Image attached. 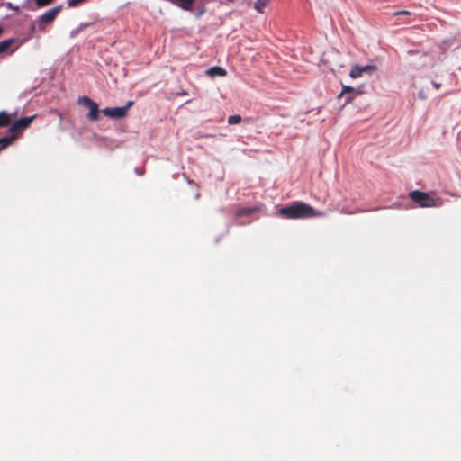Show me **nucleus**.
Wrapping results in <instances>:
<instances>
[{"label":"nucleus","mask_w":461,"mask_h":461,"mask_svg":"<svg viewBox=\"0 0 461 461\" xmlns=\"http://www.w3.org/2000/svg\"><path fill=\"white\" fill-rule=\"evenodd\" d=\"M8 7H9V8H11V9H13V10H14V11H18V10H19V7H18V6H15V7H14V6H13V5H12V4H10V3L8 4Z\"/></svg>","instance_id":"nucleus-20"},{"label":"nucleus","mask_w":461,"mask_h":461,"mask_svg":"<svg viewBox=\"0 0 461 461\" xmlns=\"http://www.w3.org/2000/svg\"><path fill=\"white\" fill-rule=\"evenodd\" d=\"M351 93H356L357 95H359V94H361V91L357 90L356 88H354L352 86L342 85V90L339 95V98L346 94H351Z\"/></svg>","instance_id":"nucleus-11"},{"label":"nucleus","mask_w":461,"mask_h":461,"mask_svg":"<svg viewBox=\"0 0 461 461\" xmlns=\"http://www.w3.org/2000/svg\"><path fill=\"white\" fill-rule=\"evenodd\" d=\"M409 196L411 201L418 203L420 207H440L443 204L440 197L419 190L411 191Z\"/></svg>","instance_id":"nucleus-2"},{"label":"nucleus","mask_w":461,"mask_h":461,"mask_svg":"<svg viewBox=\"0 0 461 461\" xmlns=\"http://www.w3.org/2000/svg\"><path fill=\"white\" fill-rule=\"evenodd\" d=\"M133 104V101H129L126 105L122 107H106L102 110V113L110 118L122 119L127 115L129 108L131 107Z\"/></svg>","instance_id":"nucleus-5"},{"label":"nucleus","mask_w":461,"mask_h":461,"mask_svg":"<svg viewBox=\"0 0 461 461\" xmlns=\"http://www.w3.org/2000/svg\"><path fill=\"white\" fill-rule=\"evenodd\" d=\"M256 210H257L256 208H251V207L242 208L237 212V216L242 217L244 215H249V214L255 212Z\"/></svg>","instance_id":"nucleus-13"},{"label":"nucleus","mask_w":461,"mask_h":461,"mask_svg":"<svg viewBox=\"0 0 461 461\" xmlns=\"http://www.w3.org/2000/svg\"><path fill=\"white\" fill-rule=\"evenodd\" d=\"M241 116L235 114L228 117V123L230 125L238 124L241 122Z\"/></svg>","instance_id":"nucleus-15"},{"label":"nucleus","mask_w":461,"mask_h":461,"mask_svg":"<svg viewBox=\"0 0 461 461\" xmlns=\"http://www.w3.org/2000/svg\"><path fill=\"white\" fill-rule=\"evenodd\" d=\"M83 2H85V1L84 0H67L68 5L69 7H76Z\"/></svg>","instance_id":"nucleus-17"},{"label":"nucleus","mask_w":461,"mask_h":461,"mask_svg":"<svg viewBox=\"0 0 461 461\" xmlns=\"http://www.w3.org/2000/svg\"><path fill=\"white\" fill-rule=\"evenodd\" d=\"M206 74L212 77H224L227 74V72L224 68H222L221 67H212L206 70Z\"/></svg>","instance_id":"nucleus-9"},{"label":"nucleus","mask_w":461,"mask_h":461,"mask_svg":"<svg viewBox=\"0 0 461 461\" xmlns=\"http://www.w3.org/2000/svg\"><path fill=\"white\" fill-rule=\"evenodd\" d=\"M36 115L23 117L17 121H15L10 127L9 131L13 135H16L23 131L27 129L32 121L35 119ZM14 138V136H13Z\"/></svg>","instance_id":"nucleus-6"},{"label":"nucleus","mask_w":461,"mask_h":461,"mask_svg":"<svg viewBox=\"0 0 461 461\" xmlns=\"http://www.w3.org/2000/svg\"><path fill=\"white\" fill-rule=\"evenodd\" d=\"M10 122V115L5 111L0 112V127H5L9 125Z\"/></svg>","instance_id":"nucleus-10"},{"label":"nucleus","mask_w":461,"mask_h":461,"mask_svg":"<svg viewBox=\"0 0 461 461\" xmlns=\"http://www.w3.org/2000/svg\"><path fill=\"white\" fill-rule=\"evenodd\" d=\"M78 104L89 109V113L86 115V118L89 121L96 122L99 120V109L96 103H95L87 96H80L78 98Z\"/></svg>","instance_id":"nucleus-4"},{"label":"nucleus","mask_w":461,"mask_h":461,"mask_svg":"<svg viewBox=\"0 0 461 461\" xmlns=\"http://www.w3.org/2000/svg\"><path fill=\"white\" fill-rule=\"evenodd\" d=\"M14 140V137H4L0 139V151L8 147Z\"/></svg>","instance_id":"nucleus-14"},{"label":"nucleus","mask_w":461,"mask_h":461,"mask_svg":"<svg viewBox=\"0 0 461 461\" xmlns=\"http://www.w3.org/2000/svg\"><path fill=\"white\" fill-rule=\"evenodd\" d=\"M38 8H41L52 4L55 0H34Z\"/></svg>","instance_id":"nucleus-16"},{"label":"nucleus","mask_w":461,"mask_h":461,"mask_svg":"<svg viewBox=\"0 0 461 461\" xmlns=\"http://www.w3.org/2000/svg\"><path fill=\"white\" fill-rule=\"evenodd\" d=\"M409 53L412 55V54H417L418 52L416 50H410Z\"/></svg>","instance_id":"nucleus-24"},{"label":"nucleus","mask_w":461,"mask_h":461,"mask_svg":"<svg viewBox=\"0 0 461 461\" xmlns=\"http://www.w3.org/2000/svg\"><path fill=\"white\" fill-rule=\"evenodd\" d=\"M401 14L408 15V14H410V12L406 11V10H402V11H397L394 13V15H401Z\"/></svg>","instance_id":"nucleus-18"},{"label":"nucleus","mask_w":461,"mask_h":461,"mask_svg":"<svg viewBox=\"0 0 461 461\" xmlns=\"http://www.w3.org/2000/svg\"><path fill=\"white\" fill-rule=\"evenodd\" d=\"M15 41L14 39H7L0 41V54H11L9 50L14 46Z\"/></svg>","instance_id":"nucleus-8"},{"label":"nucleus","mask_w":461,"mask_h":461,"mask_svg":"<svg viewBox=\"0 0 461 461\" xmlns=\"http://www.w3.org/2000/svg\"><path fill=\"white\" fill-rule=\"evenodd\" d=\"M270 0H258L255 4H254V8L258 12V13H263L264 12V8L269 4Z\"/></svg>","instance_id":"nucleus-12"},{"label":"nucleus","mask_w":461,"mask_h":461,"mask_svg":"<svg viewBox=\"0 0 461 461\" xmlns=\"http://www.w3.org/2000/svg\"><path fill=\"white\" fill-rule=\"evenodd\" d=\"M279 214L286 219L313 218L321 216L313 207L302 202H295L288 206L282 207Z\"/></svg>","instance_id":"nucleus-1"},{"label":"nucleus","mask_w":461,"mask_h":461,"mask_svg":"<svg viewBox=\"0 0 461 461\" xmlns=\"http://www.w3.org/2000/svg\"><path fill=\"white\" fill-rule=\"evenodd\" d=\"M2 32H3V29H2V27L0 26V35L2 34Z\"/></svg>","instance_id":"nucleus-25"},{"label":"nucleus","mask_w":461,"mask_h":461,"mask_svg":"<svg viewBox=\"0 0 461 461\" xmlns=\"http://www.w3.org/2000/svg\"><path fill=\"white\" fill-rule=\"evenodd\" d=\"M62 10V5H57L46 11L37 20L38 30L44 31L45 25L51 23Z\"/></svg>","instance_id":"nucleus-3"},{"label":"nucleus","mask_w":461,"mask_h":461,"mask_svg":"<svg viewBox=\"0 0 461 461\" xmlns=\"http://www.w3.org/2000/svg\"><path fill=\"white\" fill-rule=\"evenodd\" d=\"M375 70V67L371 65L366 66H354L349 73L350 77L356 79L361 77L364 74H372Z\"/></svg>","instance_id":"nucleus-7"},{"label":"nucleus","mask_w":461,"mask_h":461,"mask_svg":"<svg viewBox=\"0 0 461 461\" xmlns=\"http://www.w3.org/2000/svg\"><path fill=\"white\" fill-rule=\"evenodd\" d=\"M199 196H200V194H199V193H197L195 197H196V198H199Z\"/></svg>","instance_id":"nucleus-26"},{"label":"nucleus","mask_w":461,"mask_h":461,"mask_svg":"<svg viewBox=\"0 0 461 461\" xmlns=\"http://www.w3.org/2000/svg\"><path fill=\"white\" fill-rule=\"evenodd\" d=\"M433 85H434L435 88H437V89H438L440 86V84H438V83H434Z\"/></svg>","instance_id":"nucleus-23"},{"label":"nucleus","mask_w":461,"mask_h":461,"mask_svg":"<svg viewBox=\"0 0 461 461\" xmlns=\"http://www.w3.org/2000/svg\"><path fill=\"white\" fill-rule=\"evenodd\" d=\"M204 12H205V9L200 10V11L196 14V17H200V16H201Z\"/></svg>","instance_id":"nucleus-22"},{"label":"nucleus","mask_w":461,"mask_h":461,"mask_svg":"<svg viewBox=\"0 0 461 461\" xmlns=\"http://www.w3.org/2000/svg\"><path fill=\"white\" fill-rule=\"evenodd\" d=\"M30 29H31L32 32H35V31H36V24H35V23H32L31 24V28Z\"/></svg>","instance_id":"nucleus-19"},{"label":"nucleus","mask_w":461,"mask_h":461,"mask_svg":"<svg viewBox=\"0 0 461 461\" xmlns=\"http://www.w3.org/2000/svg\"><path fill=\"white\" fill-rule=\"evenodd\" d=\"M353 98H354L353 96H348V97L346 98V104H349V103H351V102L353 101Z\"/></svg>","instance_id":"nucleus-21"}]
</instances>
